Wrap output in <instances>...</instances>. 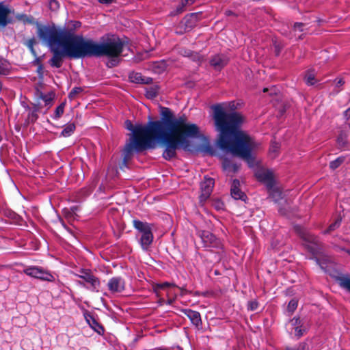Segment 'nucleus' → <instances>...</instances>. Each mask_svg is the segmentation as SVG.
Wrapping results in <instances>:
<instances>
[{"label": "nucleus", "instance_id": "obj_11", "mask_svg": "<svg viewBox=\"0 0 350 350\" xmlns=\"http://www.w3.org/2000/svg\"><path fill=\"white\" fill-rule=\"evenodd\" d=\"M214 183L213 178L205 176L204 180L200 183V201L201 202L206 201L210 197L213 191Z\"/></svg>", "mask_w": 350, "mask_h": 350}, {"label": "nucleus", "instance_id": "obj_64", "mask_svg": "<svg viewBox=\"0 0 350 350\" xmlns=\"http://www.w3.org/2000/svg\"><path fill=\"white\" fill-rule=\"evenodd\" d=\"M263 92H269V89H268V88H264V89H263Z\"/></svg>", "mask_w": 350, "mask_h": 350}, {"label": "nucleus", "instance_id": "obj_19", "mask_svg": "<svg viewBox=\"0 0 350 350\" xmlns=\"http://www.w3.org/2000/svg\"><path fill=\"white\" fill-rule=\"evenodd\" d=\"M181 312L189 319L193 325L199 326L201 324L202 321L199 312L191 309H182Z\"/></svg>", "mask_w": 350, "mask_h": 350}, {"label": "nucleus", "instance_id": "obj_7", "mask_svg": "<svg viewBox=\"0 0 350 350\" xmlns=\"http://www.w3.org/2000/svg\"><path fill=\"white\" fill-rule=\"evenodd\" d=\"M196 234L200 238L202 247L205 250L211 251L213 249H223V245L221 240L210 231L198 230Z\"/></svg>", "mask_w": 350, "mask_h": 350}, {"label": "nucleus", "instance_id": "obj_33", "mask_svg": "<svg viewBox=\"0 0 350 350\" xmlns=\"http://www.w3.org/2000/svg\"><path fill=\"white\" fill-rule=\"evenodd\" d=\"M183 55L184 57H189L193 62H199L200 61V55L198 53L192 51L191 50H185L183 52Z\"/></svg>", "mask_w": 350, "mask_h": 350}, {"label": "nucleus", "instance_id": "obj_26", "mask_svg": "<svg viewBox=\"0 0 350 350\" xmlns=\"http://www.w3.org/2000/svg\"><path fill=\"white\" fill-rule=\"evenodd\" d=\"M159 88L158 85H154L145 88V96L148 99L155 98L159 94Z\"/></svg>", "mask_w": 350, "mask_h": 350}, {"label": "nucleus", "instance_id": "obj_52", "mask_svg": "<svg viewBox=\"0 0 350 350\" xmlns=\"http://www.w3.org/2000/svg\"><path fill=\"white\" fill-rule=\"evenodd\" d=\"M115 0H98V2L102 4L109 5L114 2Z\"/></svg>", "mask_w": 350, "mask_h": 350}, {"label": "nucleus", "instance_id": "obj_36", "mask_svg": "<svg viewBox=\"0 0 350 350\" xmlns=\"http://www.w3.org/2000/svg\"><path fill=\"white\" fill-rule=\"evenodd\" d=\"M129 77L130 81L132 83H139V84L142 83L143 76L139 72H133L129 74Z\"/></svg>", "mask_w": 350, "mask_h": 350}, {"label": "nucleus", "instance_id": "obj_45", "mask_svg": "<svg viewBox=\"0 0 350 350\" xmlns=\"http://www.w3.org/2000/svg\"><path fill=\"white\" fill-rule=\"evenodd\" d=\"M70 23L72 25V28H69V27L66 28V27H64L63 28H66V29H68V30H72L73 33H75V30L81 26V22H79L78 21H70Z\"/></svg>", "mask_w": 350, "mask_h": 350}, {"label": "nucleus", "instance_id": "obj_39", "mask_svg": "<svg viewBox=\"0 0 350 350\" xmlns=\"http://www.w3.org/2000/svg\"><path fill=\"white\" fill-rule=\"evenodd\" d=\"M345 157L344 156H340V157H338V158H336L335 160L334 161H332L330 163H329V167L332 169V170H336L337 169L338 167L340 166V165L345 161Z\"/></svg>", "mask_w": 350, "mask_h": 350}, {"label": "nucleus", "instance_id": "obj_6", "mask_svg": "<svg viewBox=\"0 0 350 350\" xmlns=\"http://www.w3.org/2000/svg\"><path fill=\"white\" fill-rule=\"evenodd\" d=\"M133 227L142 234L139 244L144 250H148L152 244L154 236L152 232L153 224L139 219L133 221Z\"/></svg>", "mask_w": 350, "mask_h": 350}, {"label": "nucleus", "instance_id": "obj_40", "mask_svg": "<svg viewBox=\"0 0 350 350\" xmlns=\"http://www.w3.org/2000/svg\"><path fill=\"white\" fill-rule=\"evenodd\" d=\"M298 306V301L296 299H292L289 301L287 306V312L292 314L297 309Z\"/></svg>", "mask_w": 350, "mask_h": 350}, {"label": "nucleus", "instance_id": "obj_59", "mask_svg": "<svg viewBox=\"0 0 350 350\" xmlns=\"http://www.w3.org/2000/svg\"><path fill=\"white\" fill-rule=\"evenodd\" d=\"M158 286L160 287V288H163V287H166V286H170V284L168 283V282H164L163 284H158Z\"/></svg>", "mask_w": 350, "mask_h": 350}, {"label": "nucleus", "instance_id": "obj_54", "mask_svg": "<svg viewBox=\"0 0 350 350\" xmlns=\"http://www.w3.org/2000/svg\"><path fill=\"white\" fill-rule=\"evenodd\" d=\"M225 14H226V16H235V15H236V14H235V13H234L233 11L230 10H226V11L225 12Z\"/></svg>", "mask_w": 350, "mask_h": 350}, {"label": "nucleus", "instance_id": "obj_63", "mask_svg": "<svg viewBox=\"0 0 350 350\" xmlns=\"http://www.w3.org/2000/svg\"><path fill=\"white\" fill-rule=\"evenodd\" d=\"M345 252L347 253L350 256V250L349 249L346 248Z\"/></svg>", "mask_w": 350, "mask_h": 350}, {"label": "nucleus", "instance_id": "obj_43", "mask_svg": "<svg viewBox=\"0 0 350 350\" xmlns=\"http://www.w3.org/2000/svg\"><path fill=\"white\" fill-rule=\"evenodd\" d=\"M83 91L81 87H75L69 92L68 97L70 98H75L77 94H80Z\"/></svg>", "mask_w": 350, "mask_h": 350}, {"label": "nucleus", "instance_id": "obj_55", "mask_svg": "<svg viewBox=\"0 0 350 350\" xmlns=\"http://www.w3.org/2000/svg\"><path fill=\"white\" fill-rule=\"evenodd\" d=\"M344 117L345 118H346L347 120H348L349 118H350V111H347V109H346L345 111H344Z\"/></svg>", "mask_w": 350, "mask_h": 350}, {"label": "nucleus", "instance_id": "obj_23", "mask_svg": "<svg viewBox=\"0 0 350 350\" xmlns=\"http://www.w3.org/2000/svg\"><path fill=\"white\" fill-rule=\"evenodd\" d=\"M270 189L271 191L269 196L275 203L280 204L282 200H284L285 202H286L284 200V195L280 189L273 187Z\"/></svg>", "mask_w": 350, "mask_h": 350}, {"label": "nucleus", "instance_id": "obj_34", "mask_svg": "<svg viewBox=\"0 0 350 350\" xmlns=\"http://www.w3.org/2000/svg\"><path fill=\"white\" fill-rule=\"evenodd\" d=\"M65 107V103H62L55 109L53 114L51 115V117L53 120H58L62 115L64 113Z\"/></svg>", "mask_w": 350, "mask_h": 350}, {"label": "nucleus", "instance_id": "obj_50", "mask_svg": "<svg viewBox=\"0 0 350 350\" xmlns=\"http://www.w3.org/2000/svg\"><path fill=\"white\" fill-rule=\"evenodd\" d=\"M334 248L336 251L337 252H345V250L346 248L344 247H341V246H339V245H334Z\"/></svg>", "mask_w": 350, "mask_h": 350}, {"label": "nucleus", "instance_id": "obj_24", "mask_svg": "<svg viewBox=\"0 0 350 350\" xmlns=\"http://www.w3.org/2000/svg\"><path fill=\"white\" fill-rule=\"evenodd\" d=\"M339 286L350 293V275L349 274H342L336 278Z\"/></svg>", "mask_w": 350, "mask_h": 350}, {"label": "nucleus", "instance_id": "obj_21", "mask_svg": "<svg viewBox=\"0 0 350 350\" xmlns=\"http://www.w3.org/2000/svg\"><path fill=\"white\" fill-rule=\"evenodd\" d=\"M193 0H180L178 5H176L175 8L170 11L169 15L170 16H176L185 10V8L189 4H193Z\"/></svg>", "mask_w": 350, "mask_h": 350}, {"label": "nucleus", "instance_id": "obj_5", "mask_svg": "<svg viewBox=\"0 0 350 350\" xmlns=\"http://www.w3.org/2000/svg\"><path fill=\"white\" fill-rule=\"evenodd\" d=\"M294 229L302 239L304 241L303 245L306 249L313 256L310 259L314 260L323 270L325 271V262L317 257L322 252V247L319 238L301 226L296 225L294 226Z\"/></svg>", "mask_w": 350, "mask_h": 350}, {"label": "nucleus", "instance_id": "obj_42", "mask_svg": "<svg viewBox=\"0 0 350 350\" xmlns=\"http://www.w3.org/2000/svg\"><path fill=\"white\" fill-rule=\"evenodd\" d=\"M258 308V302L256 300H252L247 303V310L255 311Z\"/></svg>", "mask_w": 350, "mask_h": 350}, {"label": "nucleus", "instance_id": "obj_49", "mask_svg": "<svg viewBox=\"0 0 350 350\" xmlns=\"http://www.w3.org/2000/svg\"><path fill=\"white\" fill-rule=\"evenodd\" d=\"M152 79L150 77H143V80H142V84H149L152 82Z\"/></svg>", "mask_w": 350, "mask_h": 350}, {"label": "nucleus", "instance_id": "obj_28", "mask_svg": "<svg viewBox=\"0 0 350 350\" xmlns=\"http://www.w3.org/2000/svg\"><path fill=\"white\" fill-rule=\"evenodd\" d=\"M16 18L18 21H23L24 24H34V18L31 15H27L23 13H18L16 14Z\"/></svg>", "mask_w": 350, "mask_h": 350}, {"label": "nucleus", "instance_id": "obj_60", "mask_svg": "<svg viewBox=\"0 0 350 350\" xmlns=\"http://www.w3.org/2000/svg\"><path fill=\"white\" fill-rule=\"evenodd\" d=\"M81 278H83L85 282H88V272L85 271L84 275H82Z\"/></svg>", "mask_w": 350, "mask_h": 350}, {"label": "nucleus", "instance_id": "obj_58", "mask_svg": "<svg viewBox=\"0 0 350 350\" xmlns=\"http://www.w3.org/2000/svg\"><path fill=\"white\" fill-rule=\"evenodd\" d=\"M21 105L23 106V108L25 109V110H30V109H31L29 107V106L27 103H25V102H22L21 103Z\"/></svg>", "mask_w": 350, "mask_h": 350}, {"label": "nucleus", "instance_id": "obj_22", "mask_svg": "<svg viewBox=\"0 0 350 350\" xmlns=\"http://www.w3.org/2000/svg\"><path fill=\"white\" fill-rule=\"evenodd\" d=\"M89 327L97 333L99 336H103L105 333L104 327L98 322L93 317L89 314Z\"/></svg>", "mask_w": 350, "mask_h": 350}, {"label": "nucleus", "instance_id": "obj_38", "mask_svg": "<svg viewBox=\"0 0 350 350\" xmlns=\"http://www.w3.org/2000/svg\"><path fill=\"white\" fill-rule=\"evenodd\" d=\"M36 43V40H35L34 37L29 39L28 40H27L24 43V44L29 49V50L30 51L31 53L34 57H36V54H37L36 50L34 49V45H35Z\"/></svg>", "mask_w": 350, "mask_h": 350}, {"label": "nucleus", "instance_id": "obj_2", "mask_svg": "<svg viewBox=\"0 0 350 350\" xmlns=\"http://www.w3.org/2000/svg\"><path fill=\"white\" fill-rule=\"evenodd\" d=\"M213 109L215 129L219 132V148L243 159L250 167H254V151L259 143L241 130L242 116L236 111L227 112L219 105L213 106Z\"/></svg>", "mask_w": 350, "mask_h": 350}, {"label": "nucleus", "instance_id": "obj_18", "mask_svg": "<svg viewBox=\"0 0 350 350\" xmlns=\"http://www.w3.org/2000/svg\"><path fill=\"white\" fill-rule=\"evenodd\" d=\"M306 24L301 22H297L295 23L292 29V31H291L289 33L283 32L282 33L284 34L286 37L288 38H292L293 36L297 37L299 39H302V34L301 35H297V32L301 33L304 32L307 28H306Z\"/></svg>", "mask_w": 350, "mask_h": 350}, {"label": "nucleus", "instance_id": "obj_13", "mask_svg": "<svg viewBox=\"0 0 350 350\" xmlns=\"http://www.w3.org/2000/svg\"><path fill=\"white\" fill-rule=\"evenodd\" d=\"M291 326L295 331V336L297 338L303 336L308 331V327L303 319L299 317H294L290 320Z\"/></svg>", "mask_w": 350, "mask_h": 350}, {"label": "nucleus", "instance_id": "obj_29", "mask_svg": "<svg viewBox=\"0 0 350 350\" xmlns=\"http://www.w3.org/2000/svg\"><path fill=\"white\" fill-rule=\"evenodd\" d=\"M100 288L99 280L89 273V289L94 291H98Z\"/></svg>", "mask_w": 350, "mask_h": 350}, {"label": "nucleus", "instance_id": "obj_47", "mask_svg": "<svg viewBox=\"0 0 350 350\" xmlns=\"http://www.w3.org/2000/svg\"><path fill=\"white\" fill-rule=\"evenodd\" d=\"M274 50H275V54L276 56L280 55L281 51H282V46L278 44L276 42H274Z\"/></svg>", "mask_w": 350, "mask_h": 350}, {"label": "nucleus", "instance_id": "obj_15", "mask_svg": "<svg viewBox=\"0 0 350 350\" xmlns=\"http://www.w3.org/2000/svg\"><path fill=\"white\" fill-rule=\"evenodd\" d=\"M257 179L265 183L267 188L271 189L274 187L275 181L271 171L269 170H260L256 172Z\"/></svg>", "mask_w": 350, "mask_h": 350}, {"label": "nucleus", "instance_id": "obj_12", "mask_svg": "<svg viewBox=\"0 0 350 350\" xmlns=\"http://www.w3.org/2000/svg\"><path fill=\"white\" fill-rule=\"evenodd\" d=\"M107 286L111 293H121L125 289V280L120 276L112 277L109 280Z\"/></svg>", "mask_w": 350, "mask_h": 350}, {"label": "nucleus", "instance_id": "obj_35", "mask_svg": "<svg viewBox=\"0 0 350 350\" xmlns=\"http://www.w3.org/2000/svg\"><path fill=\"white\" fill-rule=\"evenodd\" d=\"M28 116L26 120L27 124H33L38 118L37 109L29 110Z\"/></svg>", "mask_w": 350, "mask_h": 350}, {"label": "nucleus", "instance_id": "obj_37", "mask_svg": "<svg viewBox=\"0 0 350 350\" xmlns=\"http://www.w3.org/2000/svg\"><path fill=\"white\" fill-rule=\"evenodd\" d=\"M342 219L341 218H337L334 222L331 224L328 228L323 232L324 234H328L331 232L332 231L335 230L336 229L338 228L341 224Z\"/></svg>", "mask_w": 350, "mask_h": 350}, {"label": "nucleus", "instance_id": "obj_1", "mask_svg": "<svg viewBox=\"0 0 350 350\" xmlns=\"http://www.w3.org/2000/svg\"><path fill=\"white\" fill-rule=\"evenodd\" d=\"M160 119L153 120L149 116L145 125L134 126L131 120L125 121L126 129L132 134L123 150V165L126 166L134 152L153 148L156 143L165 145L162 157L166 161H170L176 156L177 150H188L189 139H203L207 143L206 151L211 155L214 154L208 138L200 133L197 124L189 123L185 114L176 117L170 108L160 107Z\"/></svg>", "mask_w": 350, "mask_h": 350}, {"label": "nucleus", "instance_id": "obj_44", "mask_svg": "<svg viewBox=\"0 0 350 350\" xmlns=\"http://www.w3.org/2000/svg\"><path fill=\"white\" fill-rule=\"evenodd\" d=\"M79 210H80L79 206L75 205V206H72L70 207V210L68 211L70 212L72 217H74V216L77 215V213L79 211Z\"/></svg>", "mask_w": 350, "mask_h": 350}, {"label": "nucleus", "instance_id": "obj_25", "mask_svg": "<svg viewBox=\"0 0 350 350\" xmlns=\"http://www.w3.org/2000/svg\"><path fill=\"white\" fill-rule=\"evenodd\" d=\"M36 95L38 98L42 100L44 102L45 105H50L53 100V94L52 92L44 94L37 89Z\"/></svg>", "mask_w": 350, "mask_h": 350}, {"label": "nucleus", "instance_id": "obj_62", "mask_svg": "<svg viewBox=\"0 0 350 350\" xmlns=\"http://www.w3.org/2000/svg\"><path fill=\"white\" fill-rule=\"evenodd\" d=\"M272 148H273V151H275V150H276V149L278 148V145H277V144H275V146H273V147H272Z\"/></svg>", "mask_w": 350, "mask_h": 350}, {"label": "nucleus", "instance_id": "obj_4", "mask_svg": "<svg viewBox=\"0 0 350 350\" xmlns=\"http://www.w3.org/2000/svg\"><path fill=\"white\" fill-rule=\"evenodd\" d=\"M126 42L116 34L108 33L102 36L99 42L89 39V57H107L108 68L117 66L120 61Z\"/></svg>", "mask_w": 350, "mask_h": 350}, {"label": "nucleus", "instance_id": "obj_20", "mask_svg": "<svg viewBox=\"0 0 350 350\" xmlns=\"http://www.w3.org/2000/svg\"><path fill=\"white\" fill-rule=\"evenodd\" d=\"M222 167L225 172L236 173L240 167V164L228 158H225L222 161Z\"/></svg>", "mask_w": 350, "mask_h": 350}, {"label": "nucleus", "instance_id": "obj_30", "mask_svg": "<svg viewBox=\"0 0 350 350\" xmlns=\"http://www.w3.org/2000/svg\"><path fill=\"white\" fill-rule=\"evenodd\" d=\"M10 73V64L2 57H0V75H8Z\"/></svg>", "mask_w": 350, "mask_h": 350}, {"label": "nucleus", "instance_id": "obj_61", "mask_svg": "<svg viewBox=\"0 0 350 350\" xmlns=\"http://www.w3.org/2000/svg\"><path fill=\"white\" fill-rule=\"evenodd\" d=\"M31 109H37V112L39 111V107L38 105L34 104L33 107Z\"/></svg>", "mask_w": 350, "mask_h": 350}, {"label": "nucleus", "instance_id": "obj_41", "mask_svg": "<svg viewBox=\"0 0 350 350\" xmlns=\"http://www.w3.org/2000/svg\"><path fill=\"white\" fill-rule=\"evenodd\" d=\"M286 350H310V347L307 342H302L293 347H286Z\"/></svg>", "mask_w": 350, "mask_h": 350}, {"label": "nucleus", "instance_id": "obj_51", "mask_svg": "<svg viewBox=\"0 0 350 350\" xmlns=\"http://www.w3.org/2000/svg\"><path fill=\"white\" fill-rule=\"evenodd\" d=\"M36 59L32 62V63L35 65H38V66L40 65V64H42L41 63V59H40V57H38L36 55V57H35Z\"/></svg>", "mask_w": 350, "mask_h": 350}, {"label": "nucleus", "instance_id": "obj_56", "mask_svg": "<svg viewBox=\"0 0 350 350\" xmlns=\"http://www.w3.org/2000/svg\"><path fill=\"white\" fill-rule=\"evenodd\" d=\"M279 212L280 214L283 215H287V213H286V211L282 208V207H280L279 208Z\"/></svg>", "mask_w": 350, "mask_h": 350}, {"label": "nucleus", "instance_id": "obj_57", "mask_svg": "<svg viewBox=\"0 0 350 350\" xmlns=\"http://www.w3.org/2000/svg\"><path fill=\"white\" fill-rule=\"evenodd\" d=\"M83 314L84 319H85V321L88 323V310H83Z\"/></svg>", "mask_w": 350, "mask_h": 350}, {"label": "nucleus", "instance_id": "obj_46", "mask_svg": "<svg viewBox=\"0 0 350 350\" xmlns=\"http://www.w3.org/2000/svg\"><path fill=\"white\" fill-rule=\"evenodd\" d=\"M44 66H43V64H40L38 66V68H37V70H36V72H37V75H38V77L39 79H43L44 77Z\"/></svg>", "mask_w": 350, "mask_h": 350}, {"label": "nucleus", "instance_id": "obj_32", "mask_svg": "<svg viewBox=\"0 0 350 350\" xmlns=\"http://www.w3.org/2000/svg\"><path fill=\"white\" fill-rule=\"evenodd\" d=\"M304 80L306 85L308 86L313 85L315 84V75L314 73L313 72V70H308L306 71L304 77Z\"/></svg>", "mask_w": 350, "mask_h": 350}, {"label": "nucleus", "instance_id": "obj_16", "mask_svg": "<svg viewBox=\"0 0 350 350\" xmlns=\"http://www.w3.org/2000/svg\"><path fill=\"white\" fill-rule=\"evenodd\" d=\"M230 195L236 200H240L245 202L247 200V195L240 189V181L238 179H234L232 181Z\"/></svg>", "mask_w": 350, "mask_h": 350}, {"label": "nucleus", "instance_id": "obj_3", "mask_svg": "<svg viewBox=\"0 0 350 350\" xmlns=\"http://www.w3.org/2000/svg\"><path fill=\"white\" fill-rule=\"evenodd\" d=\"M37 35L42 43L53 52L49 63L53 68H59L66 57L78 59L88 56V40L55 24L41 25L36 22Z\"/></svg>", "mask_w": 350, "mask_h": 350}, {"label": "nucleus", "instance_id": "obj_9", "mask_svg": "<svg viewBox=\"0 0 350 350\" xmlns=\"http://www.w3.org/2000/svg\"><path fill=\"white\" fill-rule=\"evenodd\" d=\"M24 273L31 278L40 279L43 281L51 282L54 277L43 268L36 266L28 267L24 269Z\"/></svg>", "mask_w": 350, "mask_h": 350}, {"label": "nucleus", "instance_id": "obj_8", "mask_svg": "<svg viewBox=\"0 0 350 350\" xmlns=\"http://www.w3.org/2000/svg\"><path fill=\"white\" fill-rule=\"evenodd\" d=\"M200 14L201 12H193L185 15L180 22V24L176 31V33L178 35H182L187 31H190L196 26L197 23L200 20Z\"/></svg>", "mask_w": 350, "mask_h": 350}, {"label": "nucleus", "instance_id": "obj_17", "mask_svg": "<svg viewBox=\"0 0 350 350\" xmlns=\"http://www.w3.org/2000/svg\"><path fill=\"white\" fill-rule=\"evenodd\" d=\"M0 211L5 217L11 219L13 224L18 226L22 225L23 221V217L10 208L3 207Z\"/></svg>", "mask_w": 350, "mask_h": 350}, {"label": "nucleus", "instance_id": "obj_10", "mask_svg": "<svg viewBox=\"0 0 350 350\" xmlns=\"http://www.w3.org/2000/svg\"><path fill=\"white\" fill-rule=\"evenodd\" d=\"M12 12V10L8 5L4 1H0V30L4 29L8 25L12 23L13 20L9 16Z\"/></svg>", "mask_w": 350, "mask_h": 350}, {"label": "nucleus", "instance_id": "obj_31", "mask_svg": "<svg viewBox=\"0 0 350 350\" xmlns=\"http://www.w3.org/2000/svg\"><path fill=\"white\" fill-rule=\"evenodd\" d=\"M337 144L339 148H344L347 144V135L346 132L341 131L337 137Z\"/></svg>", "mask_w": 350, "mask_h": 350}, {"label": "nucleus", "instance_id": "obj_27", "mask_svg": "<svg viewBox=\"0 0 350 350\" xmlns=\"http://www.w3.org/2000/svg\"><path fill=\"white\" fill-rule=\"evenodd\" d=\"M75 124L74 123H68L64 126L59 136L64 137H68L72 135L75 130Z\"/></svg>", "mask_w": 350, "mask_h": 350}, {"label": "nucleus", "instance_id": "obj_53", "mask_svg": "<svg viewBox=\"0 0 350 350\" xmlns=\"http://www.w3.org/2000/svg\"><path fill=\"white\" fill-rule=\"evenodd\" d=\"M344 83H345L344 80H343L342 79H338V80L336 81V85L337 87H340V86L342 85Z\"/></svg>", "mask_w": 350, "mask_h": 350}, {"label": "nucleus", "instance_id": "obj_48", "mask_svg": "<svg viewBox=\"0 0 350 350\" xmlns=\"http://www.w3.org/2000/svg\"><path fill=\"white\" fill-rule=\"evenodd\" d=\"M49 6L51 9L55 10L59 7V2L57 0H50Z\"/></svg>", "mask_w": 350, "mask_h": 350}, {"label": "nucleus", "instance_id": "obj_14", "mask_svg": "<svg viewBox=\"0 0 350 350\" xmlns=\"http://www.w3.org/2000/svg\"><path fill=\"white\" fill-rule=\"evenodd\" d=\"M229 57L224 53H219L213 55L209 61L210 65L215 70L220 71L229 62Z\"/></svg>", "mask_w": 350, "mask_h": 350}]
</instances>
